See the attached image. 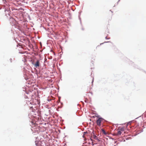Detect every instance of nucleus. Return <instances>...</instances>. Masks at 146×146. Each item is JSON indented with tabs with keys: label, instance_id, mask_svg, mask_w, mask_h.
<instances>
[{
	"label": "nucleus",
	"instance_id": "f257e3e1",
	"mask_svg": "<svg viewBox=\"0 0 146 146\" xmlns=\"http://www.w3.org/2000/svg\"><path fill=\"white\" fill-rule=\"evenodd\" d=\"M104 120V119L102 118H99L96 121V123L97 125L98 126H100L101 125V123Z\"/></svg>",
	"mask_w": 146,
	"mask_h": 146
},
{
	"label": "nucleus",
	"instance_id": "f03ea898",
	"mask_svg": "<svg viewBox=\"0 0 146 146\" xmlns=\"http://www.w3.org/2000/svg\"><path fill=\"white\" fill-rule=\"evenodd\" d=\"M35 67L36 68H38L40 66V62L39 60H37L35 63L34 64Z\"/></svg>",
	"mask_w": 146,
	"mask_h": 146
},
{
	"label": "nucleus",
	"instance_id": "7ed1b4c3",
	"mask_svg": "<svg viewBox=\"0 0 146 146\" xmlns=\"http://www.w3.org/2000/svg\"><path fill=\"white\" fill-rule=\"evenodd\" d=\"M121 134V131L119 130L118 131L117 133L116 134V135H120Z\"/></svg>",
	"mask_w": 146,
	"mask_h": 146
},
{
	"label": "nucleus",
	"instance_id": "20e7f679",
	"mask_svg": "<svg viewBox=\"0 0 146 146\" xmlns=\"http://www.w3.org/2000/svg\"><path fill=\"white\" fill-rule=\"evenodd\" d=\"M101 130H102V132L104 134V135H106V132L105 130L104 129H101Z\"/></svg>",
	"mask_w": 146,
	"mask_h": 146
},
{
	"label": "nucleus",
	"instance_id": "39448f33",
	"mask_svg": "<svg viewBox=\"0 0 146 146\" xmlns=\"http://www.w3.org/2000/svg\"><path fill=\"white\" fill-rule=\"evenodd\" d=\"M94 139H95L96 140H97L98 141H99V139L97 138V137L96 136H94Z\"/></svg>",
	"mask_w": 146,
	"mask_h": 146
},
{
	"label": "nucleus",
	"instance_id": "423d86ee",
	"mask_svg": "<svg viewBox=\"0 0 146 146\" xmlns=\"http://www.w3.org/2000/svg\"><path fill=\"white\" fill-rule=\"evenodd\" d=\"M119 130L121 131H123L124 130V128L123 127L119 128Z\"/></svg>",
	"mask_w": 146,
	"mask_h": 146
},
{
	"label": "nucleus",
	"instance_id": "0eeeda50",
	"mask_svg": "<svg viewBox=\"0 0 146 146\" xmlns=\"http://www.w3.org/2000/svg\"><path fill=\"white\" fill-rule=\"evenodd\" d=\"M10 61H11V62H12V61H11L12 59H10Z\"/></svg>",
	"mask_w": 146,
	"mask_h": 146
},
{
	"label": "nucleus",
	"instance_id": "6e6552de",
	"mask_svg": "<svg viewBox=\"0 0 146 146\" xmlns=\"http://www.w3.org/2000/svg\"><path fill=\"white\" fill-rule=\"evenodd\" d=\"M96 116V117H98V116Z\"/></svg>",
	"mask_w": 146,
	"mask_h": 146
}]
</instances>
